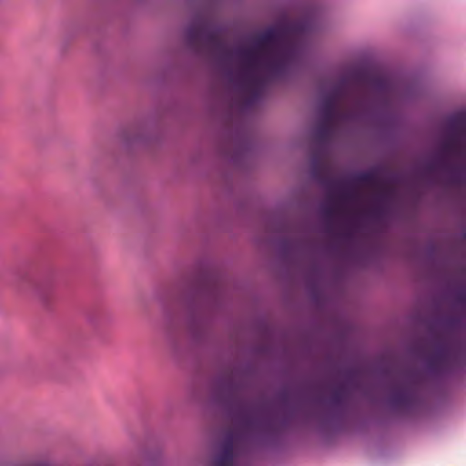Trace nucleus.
<instances>
[{"mask_svg": "<svg viewBox=\"0 0 466 466\" xmlns=\"http://www.w3.org/2000/svg\"><path fill=\"white\" fill-rule=\"evenodd\" d=\"M310 31L308 20H283L257 35L250 47L235 50L243 65L238 88L247 107L259 99L268 82L283 77L300 59Z\"/></svg>", "mask_w": 466, "mask_h": 466, "instance_id": "obj_1", "label": "nucleus"}, {"mask_svg": "<svg viewBox=\"0 0 466 466\" xmlns=\"http://www.w3.org/2000/svg\"><path fill=\"white\" fill-rule=\"evenodd\" d=\"M373 88L380 96L390 98L395 94V85L386 76L374 74L362 68L351 69L326 96L319 106L320 119L315 127L314 135L319 141L329 138L339 111L338 104L345 97L350 87Z\"/></svg>", "mask_w": 466, "mask_h": 466, "instance_id": "obj_2", "label": "nucleus"}, {"mask_svg": "<svg viewBox=\"0 0 466 466\" xmlns=\"http://www.w3.org/2000/svg\"><path fill=\"white\" fill-rule=\"evenodd\" d=\"M461 345L453 339H441L427 360V370L432 375H441L457 366L462 360Z\"/></svg>", "mask_w": 466, "mask_h": 466, "instance_id": "obj_3", "label": "nucleus"}, {"mask_svg": "<svg viewBox=\"0 0 466 466\" xmlns=\"http://www.w3.org/2000/svg\"><path fill=\"white\" fill-rule=\"evenodd\" d=\"M258 418L250 411H246L240 420L243 433H230L223 443L221 452L216 458L215 466H234V449L238 444L246 445L249 435L258 428Z\"/></svg>", "mask_w": 466, "mask_h": 466, "instance_id": "obj_4", "label": "nucleus"}, {"mask_svg": "<svg viewBox=\"0 0 466 466\" xmlns=\"http://www.w3.org/2000/svg\"><path fill=\"white\" fill-rule=\"evenodd\" d=\"M187 40L192 47L204 44L220 56L228 57L231 55V51L218 32L202 23H194L187 29Z\"/></svg>", "mask_w": 466, "mask_h": 466, "instance_id": "obj_5", "label": "nucleus"}, {"mask_svg": "<svg viewBox=\"0 0 466 466\" xmlns=\"http://www.w3.org/2000/svg\"><path fill=\"white\" fill-rule=\"evenodd\" d=\"M417 378H408L394 385L390 403L397 408H409L417 400Z\"/></svg>", "mask_w": 466, "mask_h": 466, "instance_id": "obj_6", "label": "nucleus"}, {"mask_svg": "<svg viewBox=\"0 0 466 466\" xmlns=\"http://www.w3.org/2000/svg\"><path fill=\"white\" fill-rule=\"evenodd\" d=\"M460 135L449 132L447 137L441 142L440 152L435 160L429 162L426 165V170L429 173H433L440 168H443L447 165V158L449 157L459 156L461 153Z\"/></svg>", "mask_w": 466, "mask_h": 466, "instance_id": "obj_7", "label": "nucleus"}, {"mask_svg": "<svg viewBox=\"0 0 466 466\" xmlns=\"http://www.w3.org/2000/svg\"><path fill=\"white\" fill-rule=\"evenodd\" d=\"M352 184L359 186H366L371 188L378 189L376 195L377 205L370 210L374 217H379L381 214L380 202H382L388 196L389 190L385 188L374 170L365 171L359 173L352 179Z\"/></svg>", "mask_w": 466, "mask_h": 466, "instance_id": "obj_8", "label": "nucleus"}, {"mask_svg": "<svg viewBox=\"0 0 466 466\" xmlns=\"http://www.w3.org/2000/svg\"><path fill=\"white\" fill-rule=\"evenodd\" d=\"M330 189L336 187L339 189L338 195L335 198L343 204L345 202H355L360 198L359 192L354 189L355 185L352 184V180L349 183H339V182H324Z\"/></svg>", "mask_w": 466, "mask_h": 466, "instance_id": "obj_9", "label": "nucleus"}, {"mask_svg": "<svg viewBox=\"0 0 466 466\" xmlns=\"http://www.w3.org/2000/svg\"><path fill=\"white\" fill-rule=\"evenodd\" d=\"M323 216L327 220V228L329 231L331 228V224L333 218L343 212V206L341 203L335 198L333 192H329L328 196V202L325 203L321 208Z\"/></svg>", "mask_w": 466, "mask_h": 466, "instance_id": "obj_10", "label": "nucleus"}, {"mask_svg": "<svg viewBox=\"0 0 466 466\" xmlns=\"http://www.w3.org/2000/svg\"><path fill=\"white\" fill-rule=\"evenodd\" d=\"M449 132L461 136L466 128V116L455 115L448 122Z\"/></svg>", "mask_w": 466, "mask_h": 466, "instance_id": "obj_11", "label": "nucleus"}, {"mask_svg": "<svg viewBox=\"0 0 466 466\" xmlns=\"http://www.w3.org/2000/svg\"><path fill=\"white\" fill-rule=\"evenodd\" d=\"M348 396V390L343 386H339L333 390L329 401L333 406H339L347 400Z\"/></svg>", "mask_w": 466, "mask_h": 466, "instance_id": "obj_12", "label": "nucleus"}, {"mask_svg": "<svg viewBox=\"0 0 466 466\" xmlns=\"http://www.w3.org/2000/svg\"><path fill=\"white\" fill-rule=\"evenodd\" d=\"M324 172H326V167L319 161H314L312 164L313 177H315L316 178H319L320 177V174L324 173Z\"/></svg>", "mask_w": 466, "mask_h": 466, "instance_id": "obj_13", "label": "nucleus"}]
</instances>
